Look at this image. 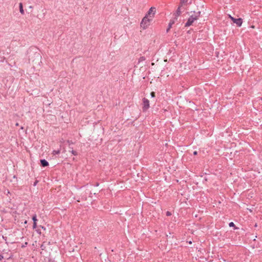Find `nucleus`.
<instances>
[{"label":"nucleus","mask_w":262,"mask_h":262,"mask_svg":"<svg viewBox=\"0 0 262 262\" xmlns=\"http://www.w3.org/2000/svg\"><path fill=\"white\" fill-rule=\"evenodd\" d=\"M193 14H192L188 19L185 25V27H189L191 26L194 20H196L199 19L201 15V11L195 12L193 11Z\"/></svg>","instance_id":"f257e3e1"},{"label":"nucleus","mask_w":262,"mask_h":262,"mask_svg":"<svg viewBox=\"0 0 262 262\" xmlns=\"http://www.w3.org/2000/svg\"><path fill=\"white\" fill-rule=\"evenodd\" d=\"M142 102H143V107H142L143 112H146L149 107V101L146 98H143L142 99Z\"/></svg>","instance_id":"f03ea898"},{"label":"nucleus","mask_w":262,"mask_h":262,"mask_svg":"<svg viewBox=\"0 0 262 262\" xmlns=\"http://www.w3.org/2000/svg\"><path fill=\"white\" fill-rule=\"evenodd\" d=\"M229 18L233 23L236 24L238 27H241L243 23V19L241 18H235L229 15Z\"/></svg>","instance_id":"7ed1b4c3"},{"label":"nucleus","mask_w":262,"mask_h":262,"mask_svg":"<svg viewBox=\"0 0 262 262\" xmlns=\"http://www.w3.org/2000/svg\"><path fill=\"white\" fill-rule=\"evenodd\" d=\"M149 19L146 16H145L143 18V19L141 23L140 26L143 29H145L149 25Z\"/></svg>","instance_id":"20e7f679"},{"label":"nucleus","mask_w":262,"mask_h":262,"mask_svg":"<svg viewBox=\"0 0 262 262\" xmlns=\"http://www.w3.org/2000/svg\"><path fill=\"white\" fill-rule=\"evenodd\" d=\"M40 165L42 167H46L49 165L48 162L45 159H41L40 160Z\"/></svg>","instance_id":"39448f33"},{"label":"nucleus","mask_w":262,"mask_h":262,"mask_svg":"<svg viewBox=\"0 0 262 262\" xmlns=\"http://www.w3.org/2000/svg\"><path fill=\"white\" fill-rule=\"evenodd\" d=\"M182 6H181V5H179V7L178 8L176 13H175V18L174 19H177V18L179 16H180L181 14V7Z\"/></svg>","instance_id":"423d86ee"},{"label":"nucleus","mask_w":262,"mask_h":262,"mask_svg":"<svg viewBox=\"0 0 262 262\" xmlns=\"http://www.w3.org/2000/svg\"><path fill=\"white\" fill-rule=\"evenodd\" d=\"M19 11H20V13L21 14H25V12H24V9H23V4L21 3H20L19 4Z\"/></svg>","instance_id":"0eeeda50"},{"label":"nucleus","mask_w":262,"mask_h":262,"mask_svg":"<svg viewBox=\"0 0 262 262\" xmlns=\"http://www.w3.org/2000/svg\"><path fill=\"white\" fill-rule=\"evenodd\" d=\"M174 23V20H170L169 23V25H168V28L167 29V30L166 31L168 32L169 31V30H170V29L171 28V26Z\"/></svg>","instance_id":"6e6552de"},{"label":"nucleus","mask_w":262,"mask_h":262,"mask_svg":"<svg viewBox=\"0 0 262 262\" xmlns=\"http://www.w3.org/2000/svg\"><path fill=\"white\" fill-rule=\"evenodd\" d=\"M188 0H181L180 5L182 6L183 5H186Z\"/></svg>","instance_id":"1a4fd4ad"},{"label":"nucleus","mask_w":262,"mask_h":262,"mask_svg":"<svg viewBox=\"0 0 262 262\" xmlns=\"http://www.w3.org/2000/svg\"><path fill=\"white\" fill-rule=\"evenodd\" d=\"M155 12H156V8L154 7H151L148 11V14H150V13H151L152 12H154V14Z\"/></svg>","instance_id":"9d476101"},{"label":"nucleus","mask_w":262,"mask_h":262,"mask_svg":"<svg viewBox=\"0 0 262 262\" xmlns=\"http://www.w3.org/2000/svg\"><path fill=\"white\" fill-rule=\"evenodd\" d=\"M229 227H234V229H238L237 227H236L235 225V224H234L233 222H230L229 224Z\"/></svg>","instance_id":"9b49d317"},{"label":"nucleus","mask_w":262,"mask_h":262,"mask_svg":"<svg viewBox=\"0 0 262 262\" xmlns=\"http://www.w3.org/2000/svg\"><path fill=\"white\" fill-rule=\"evenodd\" d=\"M32 220L33 221V223H35V222H37V218H36V214H34L32 216Z\"/></svg>","instance_id":"f8f14e48"},{"label":"nucleus","mask_w":262,"mask_h":262,"mask_svg":"<svg viewBox=\"0 0 262 262\" xmlns=\"http://www.w3.org/2000/svg\"><path fill=\"white\" fill-rule=\"evenodd\" d=\"M145 60V58L144 56L140 57L139 59V62H141L144 61Z\"/></svg>","instance_id":"ddd939ff"},{"label":"nucleus","mask_w":262,"mask_h":262,"mask_svg":"<svg viewBox=\"0 0 262 262\" xmlns=\"http://www.w3.org/2000/svg\"><path fill=\"white\" fill-rule=\"evenodd\" d=\"M70 148H71L72 149H73V148H72V147H70ZM71 152H72V154L73 155H75V156L77 155V152L76 151L74 150H71Z\"/></svg>","instance_id":"4468645a"},{"label":"nucleus","mask_w":262,"mask_h":262,"mask_svg":"<svg viewBox=\"0 0 262 262\" xmlns=\"http://www.w3.org/2000/svg\"><path fill=\"white\" fill-rule=\"evenodd\" d=\"M60 150H54V151H53V154L54 155H57V154H60Z\"/></svg>","instance_id":"2eb2a0df"},{"label":"nucleus","mask_w":262,"mask_h":262,"mask_svg":"<svg viewBox=\"0 0 262 262\" xmlns=\"http://www.w3.org/2000/svg\"><path fill=\"white\" fill-rule=\"evenodd\" d=\"M35 55L36 56V57L38 58V59H40L41 58V56L40 55V54L38 53H35Z\"/></svg>","instance_id":"dca6fc26"},{"label":"nucleus","mask_w":262,"mask_h":262,"mask_svg":"<svg viewBox=\"0 0 262 262\" xmlns=\"http://www.w3.org/2000/svg\"><path fill=\"white\" fill-rule=\"evenodd\" d=\"M150 96L152 98L155 97V96H156L155 93L154 92H151L150 93Z\"/></svg>","instance_id":"f3484780"},{"label":"nucleus","mask_w":262,"mask_h":262,"mask_svg":"<svg viewBox=\"0 0 262 262\" xmlns=\"http://www.w3.org/2000/svg\"><path fill=\"white\" fill-rule=\"evenodd\" d=\"M36 227H37V223L36 222L33 223V228L35 229L36 228Z\"/></svg>","instance_id":"a211bd4d"},{"label":"nucleus","mask_w":262,"mask_h":262,"mask_svg":"<svg viewBox=\"0 0 262 262\" xmlns=\"http://www.w3.org/2000/svg\"><path fill=\"white\" fill-rule=\"evenodd\" d=\"M166 215L167 216H170L171 215V213L170 211H168L166 212Z\"/></svg>","instance_id":"6ab92c4d"},{"label":"nucleus","mask_w":262,"mask_h":262,"mask_svg":"<svg viewBox=\"0 0 262 262\" xmlns=\"http://www.w3.org/2000/svg\"><path fill=\"white\" fill-rule=\"evenodd\" d=\"M46 262H54V261L51 258H48Z\"/></svg>","instance_id":"aec40b11"},{"label":"nucleus","mask_w":262,"mask_h":262,"mask_svg":"<svg viewBox=\"0 0 262 262\" xmlns=\"http://www.w3.org/2000/svg\"><path fill=\"white\" fill-rule=\"evenodd\" d=\"M67 142L69 143V145L74 144V143L72 141L68 140Z\"/></svg>","instance_id":"412c9836"},{"label":"nucleus","mask_w":262,"mask_h":262,"mask_svg":"<svg viewBox=\"0 0 262 262\" xmlns=\"http://www.w3.org/2000/svg\"><path fill=\"white\" fill-rule=\"evenodd\" d=\"M193 155H197L198 154V152L196 151H193Z\"/></svg>","instance_id":"4be33fe9"},{"label":"nucleus","mask_w":262,"mask_h":262,"mask_svg":"<svg viewBox=\"0 0 262 262\" xmlns=\"http://www.w3.org/2000/svg\"><path fill=\"white\" fill-rule=\"evenodd\" d=\"M37 183H38V181H37V180H36V181H35V182L34 183L33 185H34V186H35V185L37 184Z\"/></svg>","instance_id":"5701e85b"},{"label":"nucleus","mask_w":262,"mask_h":262,"mask_svg":"<svg viewBox=\"0 0 262 262\" xmlns=\"http://www.w3.org/2000/svg\"><path fill=\"white\" fill-rule=\"evenodd\" d=\"M3 259V256L0 255V260H2Z\"/></svg>","instance_id":"b1692460"},{"label":"nucleus","mask_w":262,"mask_h":262,"mask_svg":"<svg viewBox=\"0 0 262 262\" xmlns=\"http://www.w3.org/2000/svg\"><path fill=\"white\" fill-rule=\"evenodd\" d=\"M15 125L16 126H19V124L18 123H16Z\"/></svg>","instance_id":"393cba45"},{"label":"nucleus","mask_w":262,"mask_h":262,"mask_svg":"<svg viewBox=\"0 0 262 262\" xmlns=\"http://www.w3.org/2000/svg\"><path fill=\"white\" fill-rule=\"evenodd\" d=\"M24 223H25V224H27V221H25V222H24Z\"/></svg>","instance_id":"a878e982"},{"label":"nucleus","mask_w":262,"mask_h":262,"mask_svg":"<svg viewBox=\"0 0 262 262\" xmlns=\"http://www.w3.org/2000/svg\"><path fill=\"white\" fill-rule=\"evenodd\" d=\"M41 228H42V229H43L44 230H45V228H44L43 226H41Z\"/></svg>","instance_id":"bb28decb"},{"label":"nucleus","mask_w":262,"mask_h":262,"mask_svg":"<svg viewBox=\"0 0 262 262\" xmlns=\"http://www.w3.org/2000/svg\"><path fill=\"white\" fill-rule=\"evenodd\" d=\"M191 4V1H190L189 2V4Z\"/></svg>","instance_id":"cd10ccee"},{"label":"nucleus","mask_w":262,"mask_h":262,"mask_svg":"<svg viewBox=\"0 0 262 262\" xmlns=\"http://www.w3.org/2000/svg\"><path fill=\"white\" fill-rule=\"evenodd\" d=\"M21 129H24V127H21Z\"/></svg>","instance_id":"c85d7f7f"}]
</instances>
